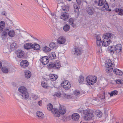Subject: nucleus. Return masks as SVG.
Masks as SVG:
<instances>
[{"label": "nucleus", "mask_w": 123, "mask_h": 123, "mask_svg": "<svg viewBox=\"0 0 123 123\" xmlns=\"http://www.w3.org/2000/svg\"><path fill=\"white\" fill-rule=\"evenodd\" d=\"M105 3L104 4L103 6L101 8V10L103 11H106L109 9L108 5L107 2L105 0Z\"/></svg>", "instance_id": "nucleus-18"}, {"label": "nucleus", "mask_w": 123, "mask_h": 123, "mask_svg": "<svg viewBox=\"0 0 123 123\" xmlns=\"http://www.w3.org/2000/svg\"><path fill=\"white\" fill-rule=\"evenodd\" d=\"M95 9L92 7H87L86 8V11L88 14L92 15L94 13Z\"/></svg>", "instance_id": "nucleus-13"}, {"label": "nucleus", "mask_w": 123, "mask_h": 123, "mask_svg": "<svg viewBox=\"0 0 123 123\" xmlns=\"http://www.w3.org/2000/svg\"><path fill=\"white\" fill-rule=\"evenodd\" d=\"M74 10L75 13L77 12L78 14H79V9H80V6L79 5H78L77 4H74Z\"/></svg>", "instance_id": "nucleus-25"}, {"label": "nucleus", "mask_w": 123, "mask_h": 123, "mask_svg": "<svg viewBox=\"0 0 123 123\" xmlns=\"http://www.w3.org/2000/svg\"><path fill=\"white\" fill-rule=\"evenodd\" d=\"M74 18H70L69 20V23L70 24L72 25L73 24Z\"/></svg>", "instance_id": "nucleus-42"}, {"label": "nucleus", "mask_w": 123, "mask_h": 123, "mask_svg": "<svg viewBox=\"0 0 123 123\" xmlns=\"http://www.w3.org/2000/svg\"><path fill=\"white\" fill-rule=\"evenodd\" d=\"M63 95L64 97L67 99H70L72 98L71 96L70 95H67L66 94H64Z\"/></svg>", "instance_id": "nucleus-40"}, {"label": "nucleus", "mask_w": 123, "mask_h": 123, "mask_svg": "<svg viewBox=\"0 0 123 123\" xmlns=\"http://www.w3.org/2000/svg\"><path fill=\"white\" fill-rule=\"evenodd\" d=\"M115 120V119L113 117L112 118V119H111L110 121V123H112L113 122V121H114Z\"/></svg>", "instance_id": "nucleus-56"}, {"label": "nucleus", "mask_w": 123, "mask_h": 123, "mask_svg": "<svg viewBox=\"0 0 123 123\" xmlns=\"http://www.w3.org/2000/svg\"><path fill=\"white\" fill-rule=\"evenodd\" d=\"M84 80V77L83 76L80 75L79 77L78 81L80 83L82 84Z\"/></svg>", "instance_id": "nucleus-35"}, {"label": "nucleus", "mask_w": 123, "mask_h": 123, "mask_svg": "<svg viewBox=\"0 0 123 123\" xmlns=\"http://www.w3.org/2000/svg\"><path fill=\"white\" fill-rule=\"evenodd\" d=\"M118 93V92L117 90H114L112 91L110 93H109L110 97H112L113 95H116Z\"/></svg>", "instance_id": "nucleus-33"}, {"label": "nucleus", "mask_w": 123, "mask_h": 123, "mask_svg": "<svg viewBox=\"0 0 123 123\" xmlns=\"http://www.w3.org/2000/svg\"><path fill=\"white\" fill-rule=\"evenodd\" d=\"M63 10L65 11H68L69 10V9L68 8H67V9H63Z\"/></svg>", "instance_id": "nucleus-60"}, {"label": "nucleus", "mask_w": 123, "mask_h": 123, "mask_svg": "<svg viewBox=\"0 0 123 123\" xmlns=\"http://www.w3.org/2000/svg\"><path fill=\"white\" fill-rule=\"evenodd\" d=\"M111 48H115V50L117 53H119L121 52L122 50V45L120 44H117L115 46H111L110 47Z\"/></svg>", "instance_id": "nucleus-9"}, {"label": "nucleus", "mask_w": 123, "mask_h": 123, "mask_svg": "<svg viewBox=\"0 0 123 123\" xmlns=\"http://www.w3.org/2000/svg\"><path fill=\"white\" fill-rule=\"evenodd\" d=\"M96 115L98 117H100L102 116V113L100 111H98L96 112Z\"/></svg>", "instance_id": "nucleus-36"}, {"label": "nucleus", "mask_w": 123, "mask_h": 123, "mask_svg": "<svg viewBox=\"0 0 123 123\" xmlns=\"http://www.w3.org/2000/svg\"><path fill=\"white\" fill-rule=\"evenodd\" d=\"M18 91L21 93V95L23 98L27 99L29 98V93L26 88L24 86H21L18 89Z\"/></svg>", "instance_id": "nucleus-4"}, {"label": "nucleus", "mask_w": 123, "mask_h": 123, "mask_svg": "<svg viewBox=\"0 0 123 123\" xmlns=\"http://www.w3.org/2000/svg\"><path fill=\"white\" fill-rule=\"evenodd\" d=\"M76 1L78 4V5H80L81 4V1L80 0H76Z\"/></svg>", "instance_id": "nucleus-49"}, {"label": "nucleus", "mask_w": 123, "mask_h": 123, "mask_svg": "<svg viewBox=\"0 0 123 123\" xmlns=\"http://www.w3.org/2000/svg\"><path fill=\"white\" fill-rule=\"evenodd\" d=\"M37 116L38 117L41 118L42 117H44V115L43 113L40 111H37Z\"/></svg>", "instance_id": "nucleus-32"}, {"label": "nucleus", "mask_w": 123, "mask_h": 123, "mask_svg": "<svg viewBox=\"0 0 123 123\" xmlns=\"http://www.w3.org/2000/svg\"><path fill=\"white\" fill-rule=\"evenodd\" d=\"M8 34L10 37H13L15 35L14 31L13 30H10L9 31V29L7 28H5L3 31L1 33V37L2 38H6Z\"/></svg>", "instance_id": "nucleus-3"}, {"label": "nucleus", "mask_w": 123, "mask_h": 123, "mask_svg": "<svg viewBox=\"0 0 123 123\" xmlns=\"http://www.w3.org/2000/svg\"><path fill=\"white\" fill-rule=\"evenodd\" d=\"M70 29V26L69 25L67 24L65 25L63 27V30L65 32L68 31Z\"/></svg>", "instance_id": "nucleus-30"}, {"label": "nucleus", "mask_w": 123, "mask_h": 123, "mask_svg": "<svg viewBox=\"0 0 123 123\" xmlns=\"http://www.w3.org/2000/svg\"><path fill=\"white\" fill-rule=\"evenodd\" d=\"M47 109L49 111H51L52 113L53 114H56L57 111L56 108H53V105L51 103L47 105Z\"/></svg>", "instance_id": "nucleus-10"}, {"label": "nucleus", "mask_w": 123, "mask_h": 123, "mask_svg": "<svg viewBox=\"0 0 123 123\" xmlns=\"http://www.w3.org/2000/svg\"><path fill=\"white\" fill-rule=\"evenodd\" d=\"M82 49L79 47L75 46L74 49H72V53L76 56L80 55L82 52Z\"/></svg>", "instance_id": "nucleus-8"}, {"label": "nucleus", "mask_w": 123, "mask_h": 123, "mask_svg": "<svg viewBox=\"0 0 123 123\" xmlns=\"http://www.w3.org/2000/svg\"><path fill=\"white\" fill-rule=\"evenodd\" d=\"M49 46L50 48L51 49H55L57 48V47L56 46L55 43L53 42L50 43L49 45Z\"/></svg>", "instance_id": "nucleus-28"}, {"label": "nucleus", "mask_w": 123, "mask_h": 123, "mask_svg": "<svg viewBox=\"0 0 123 123\" xmlns=\"http://www.w3.org/2000/svg\"><path fill=\"white\" fill-rule=\"evenodd\" d=\"M113 70V68H107L106 71L107 72H111Z\"/></svg>", "instance_id": "nucleus-45"}, {"label": "nucleus", "mask_w": 123, "mask_h": 123, "mask_svg": "<svg viewBox=\"0 0 123 123\" xmlns=\"http://www.w3.org/2000/svg\"><path fill=\"white\" fill-rule=\"evenodd\" d=\"M17 48L16 43L15 42L13 43L10 45V49H9V52H11L12 51L15 49Z\"/></svg>", "instance_id": "nucleus-19"}, {"label": "nucleus", "mask_w": 123, "mask_h": 123, "mask_svg": "<svg viewBox=\"0 0 123 123\" xmlns=\"http://www.w3.org/2000/svg\"><path fill=\"white\" fill-rule=\"evenodd\" d=\"M24 52L23 51L21 53H20V54H18V55H17V56L18 57V58H21L22 57H23L24 55Z\"/></svg>", "instance_id": "nucleus-43"}, {"label": "nucleus", "mask_w": 123, "mask_h": 123, "mask_svg": "<svg viewBox=\"0 0 123 123\" xmlns=\"http://www.w3.org/2000/svg\"><path fill=\"white\" fill-rule=\"evenodd\" d=\"M121 80H116V83L118 84H120L121 82Z\"/></svg>", "instance_id": "nucleus-51"}, {"label": "nucleus", "mask_w": 123, "mask_h": 123, "mask_svg": "<svg viewBox=\"0 0 123 123\" xmlns=\"http://www.w3.org/2000/svg\"><path fill=\"white\" fill-rule=\"evenodd\" d=\"M74 94L75 95H77L80 94V92L78 90H76L74 92Z\"/></svg>", "instance_id": "nucleus-41"}, {"label": "nucleus", "mask_w": 123, "mask_h": 123, "mask_svg": "<svg viewBox=\"0 0 123 123\" xmlns=\"http://www.w3.org/2000/svg\"><path fill=\"white\" fill-rule=\"evenodd\" d=\"M68 83H70L68 80H65L63 81L61 84V87H63L64 86L66 85Z\"/></svg>", "instance_id": "nucleus-34"}, {"label": "nucleus", "mask_w": 123, "mask_h": 123, "mask_svg": "<svg viewBox=\"0 0 123 123\" xmlns=\"http://www.w3.org/2000/svg\"><path fill=\"white\" fill-rule=\"evenodd\" d=\"M112 65L111 61L110 60L108 61H106L105 62V66L106 68H109L111 67Z\"/></svg>", "instance_id": "nucleus-23"}, {"label": "nucleus", "mask_w": 123, "mask_h": 123, "mask_svg": "<svg viewBox=\"0 0 123 123\" xmlns=\"http://www.w3.org/2000/svg\"><path fill=\"white\" fill-rule=\"evenodd\" d=\"M71 25L73 28H75L76 27H77V25H76L75 24H74V23L73 25Z\"/></svg>", "instance_id": "nucleus-55"}, {"label": "nucleus", "mask_w": 123, "mask_h": 123, "mask_svg": "<svg viewBox=\"0 0 123 123\" xmlns=\"http://www.w3.org/2000/svg\"><path fill=\"white\" fill-rule=\"evenodd\" d=\"M57 113L56 114L55 113L54 116L55 117H58L60 116V114L61 115L64 114L66 112V109L65 107L63 106L60 105L59 108V110L57 108Z\"/></svg>", "instance_id": "nucleus-6"}, {"label": "nucleus", "mask_w": 123, "mask_h": 123, "mask_svg": "<svg viewBox=\"0 0 123 123\" xmlns=\"http://www.w3.org/2000/svg\"><path fill=\"white\" fill-rule=\"evenodd\" d=\"M20 65L22 68H26L28 66L29 63L26 60H22L20 63Z\"/></svg>", "instance_id": "nucleus-14"}, {"label": "nucleus", "mask_w": 123, "mask_h": 123, "mask_svg": "<svg viewBox=\"0 0 123 123\" xmlns=\"http://www.w3.org/2000/svg\"><path fill=\"white\" fill-rule=\"evenodd\" d=\"M32 97V98L36 100L37 98H38V96L37 95H33Z\"/></svg>", "instance_id": "nucleus-47"}, {"label": "nucleus", "mask_w": 123, "mask_h": 123, "mask_svg": "<svg viewBox=\"0 0 123 123\" xmlns=\"http://www.w3.org/2000/svg\"><path fill=\"white\" fill-rule=\"evenodd\" d=\"M41 85L43 87L45 88H47L48 87H49L47 82L44 81L42 82Z\"/></svg>", "instance_id": "nucleus-31"}, {"label": "nucleus", "mask_w": 123, "mask_h": 123, "mask_svg": "<svg viewBox=\"0 0 123 123\" xmlns=\"http://www.w3.org/2000/svg\"><path fill=\"white\" fill-rule=\"evenodd\" d=\"M105 98V95L102 96L100 97V98L101 99H104Z\"/></svg>", "instance_id": "nucleus-58"}, {"label": "nucleus", "mask_w": 123, "mask_h": 123, "mask_svg": "<svg viewBox=\"0 0 123 123\" xmlns=\"http://www.w3.org/2000/svg\"><path fill=\"white\" fill-rule=\"evenodd\" d=\"M55 95L57 97L60 98L61 97V94L60 92H58L55 94Z\"/></svg>", "instance_id": "nucleus-48"}, {"label": "nucleus", "mask_w": 123, "mask_h": 123, "mask_svg": "<svg viewBox=\"0 0 123 123\" xmlns=\"http://www.w3.org/2000/svg\"><path fill=\"white\" fill-rule=\"evenodd\" d=\"M120 81V84H123V80H121Z\"/></svg>", "instance_id": "nucleus-62"}, {"label": "nucleus", "mask_w": 123, "mask_h": 123, "mask_svg": "<svg viewBox=\"0 0 123 123\" xmlns=\"http://www.w3.org/2000/svg\"><path fill=\"white\" fill-rule=\"evenodd\" d=\"M119 10L120 9H119L117 8H116L114 10L115 12H119Z\"/></svg>", "instance_id": "nucleus-52"}, {"label": "nucleus", "mask_w": 123, "mask_h": 123, "mask_svg": "<svg viewBox=\"0 0 123 123\" xmlns=\"http://www.w3.org/2000/svg\"><path fill=\"white\" fill-rule=\"evenodd\" d=\"M2 66V64L1 62L0 61V68Z\"/></svg>", "instance_id": "nucleus-63"}, {"label": "nucleus", "mask_w": 123, "mask_h": 123, "mask_svg": "<svg viewBox=\"0 0 123 123\" xmlns=\"http://www.w3.org/2000/svg\"><path fill=\"white\" fill-rule=\"evenodd\" d=\"M49 56L51 60L55 59L56 57L55 53V52H52L49 55Z\"/></svg>", "instance_id": "nucleus-27"}, {"label": "nucleus", "mask_w": 123, "mask_h": 123, "mask_svg": "<svg viewBox=\"0 0 123 123\" xmlns=\"http://www.w3.org/2000/svg\"><path fill=\"white\" fill-rule=\"evenodd\" d=\"M113 72L114 73L118 75L122 76L123 75V72L120 70L115 68L113 70Z\"/></svg>", "instance_id": "nucleus-21"}, {"label": "nucleus", "mask_w": 123, "mask_h": 123, "mask_svg": "<svg viewBox=\"0 0 123 123\" xmlns=\"http://www.w3.org/2000/svg\"><path fill=\"white\" fill-rule=\"evenodd\" d=\"M56 62L57 63H56L55 62V64L53 62H50L48 65V68L50 69L52 68L53 69H59L61 67V65L58 62V63L57 62Z\"/></svg>", "instance_id": "nucleus-7"}, {"label": "nucleus", "mask_w": 123, "mask_h": 123, "mask_svg": "<svg viewBox=\"0 0 123 123\" xmlns=\"http://www.w3.org/2000/svg\"><path fill=\"white\" fill-rule=\"evenodd\" d=\"M83 112L84 115V119L86 120H92L94 117V115L91 109H88L83 110Z\"/></svg>", "instance_id": "nucleus-2"}, {"label": "nucleus", "mask_w": 123, "mask_h": 123, "mask_svg": "<svg viewBox=\"0 0 123 123\" xmlns=\"http://www.w3.org/2000/svg\"><path fill=\"white\" fill-rule=\"evenodd\" d=\"M1 70L3 72L5 73H6L8 72V68L5 67H3L1 68Z\"/></svg>", "instance_id": "nucleus-39"}, {"label": "nucleus", "mask_w": 123, "mask_h": 123, "mask_svg": "<svg viewBox=\"0 0 123 123\" xmlns=\"http://www.w3.org/2000/svg\"><path fill=\"white\" fill-rule=\"evenodd\" d=\"M113 35L111 33H106L104 35V39L103 40L102 42L101 41H96L97 44L98 46L100 47H101V45L103 46L106 47L108 46L110 43H111V39H112Z\"/></svg>", "instance_id": "nucleus-1"}, {"label": "nucleus", "mask_w": 123, "mask_h": 123, "mask_svg": "<svg viewBox=\"0 0 123 123\" xmlns=\"http://www.w3.org/2000/svg\"><path fill=\"white\" fill-rule=\"evenodd\" d=\"M108 110H107L106 109H104V113L105 114V116L107 117L108 116V114L107 112L108 111Z\"/></svg>", "instance_id": "nucleus-46"}, {"label": "nucleus", "mask_w": 123, "mask_h": 123, "mask_svg": "<svg viewBox=\"0 0 123 123\" xmlns=\"http://www.w3.org/2000/svg\"><path fill=\"white\" fill-rule=\"evenodd\" d=\"M22 52H23V51L22 50H18L17 52V55H18V54H20V53H21Z\"/></svg>", "instance_id": "nucleus-53"}, {"label": "nucleus", "mask_w": 123, "mask_h": 123, "mask_svg": "<svg viewBox=\"0 0 123 123\" xmlns=\"http://www.w3.org/2000/svg\"><path fill=\"white\" fill-rule=\"evenodd\" d=\"M33 44L31 43H25L24 45V48L26 50L32 49Z\"/></svg>", "instance_id": "nucleus-12"}, {"label": "nucleus", "mask_w": 123, "mask_h": 123, "mask_svg": "<svg viewBox=\"0 0 123 123\" xmlns=\"http://www.w3.org/2000/svg\"><path fill=\"white\" fill-rule=\"evenodd\" d=\"M33 46L32 49L34 50H40V46L38 44L34 43L33 44Z\"/></svg>", "instance_id": "nucleus-26"}, {"label": "nucleus", "mask_w": 123, "mask_h": 123, "mask_svg": "<svg viewBox=\"0 0 123 123\" xmlns=\"http://www.w3.org/2000/svg\"><path fill=\"white\" fill-rule=\"evenodd\" d=\"M43 50L46 53H49L51 50V49L47 46H45L43 48Z\"/></svg>", "instance_id": "nucleus-29"}, {"label": "nucleus", "mask_w": 123, "mask_h": 123, "mask_svg": "<svg viewBox=\"0 0 123 123\" xmlns=\"http://www.w3.org/2000/svg\"><path fill=\"white\" fill-rule=\"evenodd\" d=\"M38 103L39 105L41 106L42 105V101L40 100L38 101Z\"/></svg>", "instance_id": "nucleus-57"}, {"label": "nucleus", "mask_w": 123, "mask_h": 123, "mask_svg": "<svg viewBox=\"0 0 123 123\" xmlns=\"http://www.w3.org/2000/svg\"><path fill=\"white\" fill-rule=\"evenodd\" d=\"M5 26V23L4 21H1L0 22V32L3 31Z\"/></svg>", "instance_id": "nucleus-22"}, {"label": "nucleus", "mask_w": 123, "mask_h": 123, "mask_svg": "<svg viewBox=\"0 0 123 123\" xmlns=\"http://www.w3.org/2000/svg\"><path fill=\"white\" fill-rule=\"evenodd\" d=\"M105 3V1L104 2L103 0H99L98 2V5L99 6H101L103 5Z\"/></svg>", "instance_id": "nucleus-38"}, {"label": "nucleus", "mask_w": 123, "mask_h": 123, "mask_svg": "<svg viewBox=\"0 0 123 123\" xmlns=\"http://www.w3.org/2000/svg\"><path fill=\"white\" fill-rule=\"evenodd\" d=\"M71 87V84L70 83H68L66 85L62 87L65 90H68Z\"/></svg>", "instance_id": "nucleus-37"}, {"label": "nucleus", "mask_w": 123, "mask_h": 123, "mask_svg": "<svg viewBox=\"0 0 123 123\" xmlns=\"http://www.w3.org/2000/svg\"><path fill=\"white\" fill-rule=\"evenodd\" d=\"M94 3L95 4H96V3H97L98 2H97V1H96V0H95V1H94Z\"/></svg>", "instance_id": "nucleus-64"}, {"label": "nucleus", "mask_w": 123, "mask_h": 123, "mask_svg": "<svg viewBox=\"0 0 123 123\" xmlns=\"http://www.w3.org/2000/svg\"><path fill=\"white\" fill-rule=\"evenodd\" d=\"M1 14L3 15L6 16V15L7 14L6 13L5 11L2 12L1 13Z\"/></svg>", "instance_id": "nucleus-50"}, {"label": "nucleus", "mask_w": 123, "mask_h": 123, "mask_svg": "<svg viewBox=\"0 0 123 123\" xmlns=\"http://www.w3.org/2000/svg\"><path fill=\"white\" fill-rule=\"evenodd\" d=\"M110 50L111 52H113V53H114V52L115 51V48L114 49H110Z\"/></svg>", "instance_id": "nucleus-59"}, {"label": "nucleus", "mask_w": 123, "mask_h": 123, "mask_svg": "<svg viewBox=\"0 0 123 123\" xmlns=\"http://www.w3.org/2000/svg\"><path fill=\"white\" fill-rule=\"evenodd\" d=\"M69 17V14L68 13L66 12H62L61 14V18L63 19L64 20L68 19Z\"/></svg>", "instance_id": "nucleus-15"}, {"label": "nucleus", "mask_w": 123, "mask_h": 123, "mask_svg": "<svg viewBox=\"0 0 123 123\" xmlns=\"http://www.w3.org/2000/svg\"><path fill=\"white\" fill-rule=\"evenodd\" d=\"M49 76L50 80L52 81L56 80L58 77L57 75L54 74H49Z\"/></svg>", "instance_id": "nucleus-17"}, {"label": "nucleus", "mask_w": 123, "mask_h": 123, "mask_svg": "<svg viewBox=\"0 0 123 123\" xmlns=\"http://www.w3.org/2000/svg\"><path fill=\"white\" fill-rule=\"evenodd\" d=\"M24 74L25 77L27 79L30 78L31 76V72L28 70L25 71L24 72Z\"/></svg>", "instance_id": "nucleus-20"}, {"label": "nucleus", "mask_w": 123, "mask_h": 123, "mask_svg": "<svg viewBox=\"0 0 123 123\" xmlns=\"http://www.w3.org/2000/svg\"><path fill=\"white\" fill-rule=\"evenodd\" d=\"M118 15L121 16L123 15V10L122 9L120 8Z\"/></svg>", "instance_id": "nucleus-44"}, {"label": "nucleus", "mask_w": 123, "mask_h": 123, "mask_svg": "<svg viewBox=\"0 0 123 123\" xmlns=\"http://www.w3.org/2000/svg\"><path fill=\"white\" fill-rule=\"evenodd\" d=\"M66 40L65 38L63 37H60L58 39L57 42L60 44L64 43L65 42Z\"/></svg>", "instance_id": "nucleus-24"}, {"label": "nucleus", "mask_w": 123, "mask_h": 123, "mask_svg": "<svg viewBox=\"0 0 123 123\" xmlns=\"http://www.w3.org/2000/svg\"><path fill=\"white\" fill-rule=\"evenodd\" d=\"M97 39V41H101V39L100 37H99L98 36L96 38Z\"/></svg>", "instance_id": "nucleus-54"}, {"label": "nucleus", "mask_w": 123, "mask_h": 123, "mask_svg": "<svg viewBox=\"0 0 123 123\" xmlns=\"http://www.w3.org/2000/svg\"><path fill=\"white\" fill-rule=\"evenodd\" d=\"M97 78L95 76L94 77L91 76H87L86 78V81L88 85H93L97 81Z\"/></svg>", "instance_id": "nucleus-5"}, {"label": "nucleus", "mask_w": 123, "mask_h": 123, "mask_svg": "<svg viewBox=\"0 0 123 123\" xmlns=\"http://www.w3.org/2000/svg\"><path fill=\"white\" fill-rule=\"evenodd\" d=\"M49 60L47 56H44L41 59V61L43 65L47 64L49 62Z\"/></svg>", "instance_id": "nucleus-11"}, {"label": "nucleus", "mask_w": 123, "mask_h": 123, "mask_svg": "<svg viewBox=\"0 0 123 123\" xmlns=\"http://www.w3.org/2000/svg\"><path fill=\"white\" fill-rule=\"evenodd\" d=\"M43 5V6L42 5L43 7L44 8H46L47 7L44 4Z\"/></svg>", "instance_id": "nucleus-61"}, {"label": "nucleus", "mask_w": 123, "mask_h": 123, "mask_svg": "<svg viewBox=\"0 0 123 123\" xmlns=\"http://www.w3.org/2000/svg\"><path fill=\"white\" fill-rule=\"evenodd\" d=\"M71 117L73 120L74 121H77L79 119L80 116L78 113H74L72 115Z\"/></svg>", "instance_id": "nucleus-16"}]
</instances>
